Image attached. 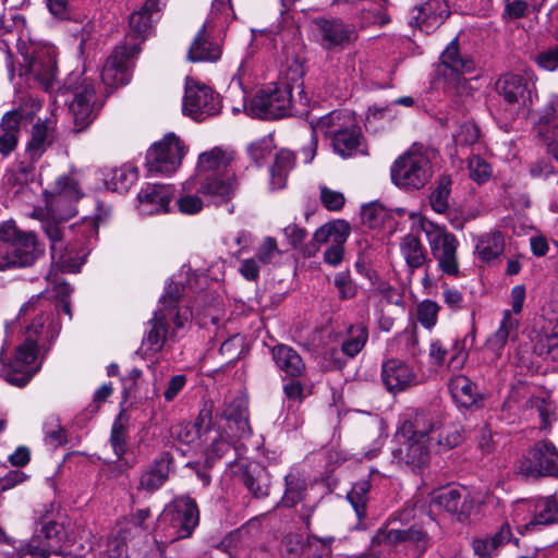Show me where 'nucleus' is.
Instances as JSON below:
<instances>
[{
	"label": "nucleus",
	"instance_id": "1",
	"mask_svg": "<svg viewBox=\"0 0 558 558\" xmlns=\"http://www.w3.org/2000/svg\"><path fill=\"white\" fill-rule=\"evenodd\" d=\"M403 433L407 440L393 450V459L413 471L428 465L432 447L447 451L462 441L460 427L438 411L417 412L412 422L404 424Z\"/></svg>",
	"mask_w": 558,
	"mask_h": 558
},
{
	"label": "nucleus",
	"instance_id": "2",
	"mask_svg": "<svg viewBox=\"0 0 558 558\" xmlns=\"http://www.w3.org/2000/svg\"><path fill=\"white\" fill-rule=\"evenodd\" d=\"M312 129L311 147L303 150L306 162L312 161L316 154L317 138L315 134L317 132L331 138L335 153L342 158L366 154L362 131L352 111L344 109L331 111L315 123L312 122Z\"/></svg>",
	"mask_w": 558,
	"mask_h": 558
},
{
	"label": "nucleus",
	"instance_id": "3",
	"mask_svg": "<svg viewBox=\"0 0 558 558\" xmlns=\"http://www.w3.org/2000/svg\"><path fill=\"white\" fill-rule=\"evenodd\" d=\"M83 239L75 242L65 241L66 230L56 219H45L43 229L50 241L52 263L62 271L76 272L90 252V240L98 234V219L96 217L84 218L80 225Z\"/></svg>",
	"mask_w": 558,
	"mask_h": 558
},
{
	"label": "nucleus",
	"instance_id": "4",
	"mask_svg": "<svg viewBox=\"0 0 558 558\" xmlns=\"http://www.w3.org/2000/svg\"><path fill=\"white\" fill-rule=\"evenodd\" d=\"M199 523V511L194 499L178 496L159 514L156 533L165 543H174L192 536Z\"/></svg>",
	"mask_w": 558,
	"mask_h": 558
},
{
	"label": "nucleus",
	"instance_id": "5",
	"mask_svg": "<svg viewBox=\"0 0 558 558\" xmlns=\"http://www.w3.org/2000/svg\"><path fill=\"white\" fill-rule=\"evenodd\" d=\"M20 317L25 323L29 322L23 344H28L36 352L49 350L51 342L60 332V325L52 318L51 303L40 295L33 296L22 306Z\"/></svg>",
	"mask_w": 558,
	"mask_h": 558
},
{
	"label": "nucleus",
	"instance_id": "6",
	"mask_svg": "<svg viewBox=\"0 0 558 558\" xmlns=\"http://www.w3.org/2000/svg\"><path fill=\"white\" fill-rule=\"evenodd\" d=\"M294 89L298 90L300 102L304 106L308 105L310 99L304 90L303 82L298 78L293 85L281 82L259 90L251 101V114L265 120L289 116L294 101L292 96Z\"/></svg>",
	"mask_w": 558,
	"mask_h": 558
},
{
	"label": "nucleus",
	"instance_id": "7",
	"mask_svg": "<svg viewBox=\"0 0 558 558\" xmlns=\"http://www.w3.org/2000/svg\"><path fill=\"white\" fill-rule=\"evenodd\" d=\"M43 253L34 232L21 231L11 222L0 227V270L31 266Z\"/></svg>",
	"mask_w": 558,
	"mask_h": 558
},
{
	"label": "nucleus",
	"instance_id": "8",
	"mask_svg": "<svg viewBox=\"0 0 558 558\" xmlns=\"http://www.w3.org/2000/svg\"><path fill=\"white\" fill-rule=\"evenodd\" d=\"M418 228L424 233L429 252L439 270L450 277L460 276L458 258L459 241L445 226L425 218H418Z\"/></svg>",
	"mask_w": 558,
	"mask_h": 558
},
{
	"label": "nucleus",
	"instance_id": "9",
	"mask_svg": "<svg viewBox=\"0 0 558 558\" xmlns=\"http://www.w3.org/2000/svg\"><path fill=\"white\" fill-rule=\"evenodd\" d=\"M395 185L404 190H420L433 177L430 159L422 147L413 145L398 157L390 169Z\"/></svg>",
	"mask_w": 558,
	"mask_h": 558
},
{
	"label": "nucleus",
	"instance_id": "10",
	"mask_svg": "<svg viewBox=\"0 0 558 558\" xmlns=\"http://www.w3.org/2000/svg\"><path fill=\"white\" fill-rule=\"evenodd\" d=\"M186 151L179 136L168 133L148 148L146 168L150 173L171 174L180 168Z\"/></svg>",
	"mask_w": 558,
	"mask_h": 558
},
{
	"label": "nucleus",
	"instance_id": "11",
	"mask_svg": "<svg viewBox=\"0 0 558 558\" xmlns=\"http://www.w3.org/2000/svg\"><path fill=\"white\" fill-rule=\"evenodd\" d=\"M64 87L73 93L70 111L73 116L76 131L86 129L96 118L95 87L90 80L81 74H70Z\"/></svg>",
	"mask_w": 558,
	"mask_h": 558
},
{
	"label": "nucleus",
	"instance_id": "12",
	"mask_svg": "<svg viewBox=\"0 0 558 558\" xmlns=\"http://www.w3.org/2000/svg\"><path fill=\"white\" fill-rule=\"evenodd\" d=\"M518 473L526 478L558 476V449L548 440L536 442L519 461Z\"/></svg>",
	"mask_w": 558,
	"mask_h": 558
},
{
	"label": "nucleus",
	"instance_id": "13",
	"mask_svg": "<svg viewBox=\"0 0 558 558\" xmlns=\"http://www.w3.org/2000/svg\"><path fill=\"white\" fill-rule=\"evenodd\" d=\"M37 354L34 348L22 343L16 348L12 361L4 362L0 359V376L12 386H26L39 369L34 364Z\"/></svg>",
	"mask_w": 558,
	"mask_h": 558
},
{
	"label": "nucleus",
	"instance_id": "14",
	"mask_svg": "<svg viewBox=\"0 0 558 558\" xmlns=\"http://www.w3.org/2000/svg\"><path fill=\"white\" fill-rule=\"evenodd\" d=\"M56 52L50 47H40L33 51L29 58H25L21 75L33 78L41 88L49 90L57 80Z\"/></svg>",
	"mask_w": 558,
	"mask_h": 558
},
{
	"label": "nucleus",
	"instance_id": "15",
	"mask_svg": "<svg viewBox=\"0 0 558 558\" xmlns=\"http://www.w3.org/2000/svg\"><path fill=\"white\" fill-rule=\"evenodd\" d=\"M433 502L457 520L464 521L478 509L481 500L478 494L460 486L440 490L434 496Z\"/></svg>",
	"mask_w": 558,
	"mask_h": 558
},
{
	"label": "nucleus",
	"instance_id": "16",
	"mask_svg": "<svg viewBox=\"0 0 558 558\" xmlns=\"http://www.w3.org/2000/svg\"><path fill=\"white\" fill-rule=\"evenodd\" d=\"M51 194L53 198L50 202V208L53 215L52 219L69 220L76 215V208L73 203L77 202L83 192L76 179L70 174H62L54 181Z\"/></svg>",
	"mask_w": 558,
	"mask_h": 558
},
{
	"label": "nucleus",
	"instance_id": "17",
	"mask_svg": "<svg viewBox=\"0 0 558 558\" xmlns=\"http://www.w3.org/2000/svg\"><path fill=\"white\" fill-rule=\"evenodd\" d=\"M523 511L531 513L530 520L523 524L525 531L558 523V500L555 495L518 501L514 508L515 517L519 518Z\"/></svg>",
	"mask_w": 558,
	"mask_h": 558
},
{
	"label": "nucleus",
	"instance_id": "18",
	"mask_svg": "<svg viewBox=\"0 0 558 558\" xmlns=\"http://www.w3.org/2000/svg\"><path fill=\"white\" fill-rule=\"evenodd\" d=\"M220 111V102L206 85L187 83L183 100V112L194 120H204Z\"/></svg>",
	"mask_w": 558,
	"mask_h": 558
},
{
	"label": "nucleus",
	"instance_id": "19",
	"mask_svg": "<svg viewBox=\"0 0 558 558\" xmlns=\"http://www.w3.org/2000/svg\"><path fill=\"white\" fill-rule=\"evenodd\" d=\"M140 52L137 45L132 47L119 46L108 57L102 71L101 81L108 87L126 85L131 80L128 60Z\"/></svg>",
	"mask_w": 558,
	"mask_h": 558
},
{
	"label": "nucleus",
	"instance_id": "20",
	"mask_svg": "<svg viewBox=\"0 0 558 558\" xmlns=\"http://www.w3.org/2000/svg\"><path fill=\"white\" fill-rule=\"evenodd\" d=\"M60 532V526L54 521L44 523L40 532L21 548V555H31L34 558H50L51 555H61Z\"/></svg>",
	"mask_w": 558,
	"mask_h": 558
},
{
	"label": "nucleus",
	"instance_id": "21",
	"mask_svg": "<svg viewBox=\"0 0 558 558\" xmlns=\"http://www.w3.org/2000/svg\"><path fill=\"white\" fill-rule=\"evenodd\" d=\"M174 197V186L170 184H148L137 194L138 209L143 215L169 213Z\"/></svg>",
	"mask_w": 558,
	"mask_h": 558
},
{
	"label": "nucleus",
	"instance_id": "22",
	"mask_svg": "<svg viewBox=\"0 0 558 558\" xmlns=\"http://www.w3.org/2000/svg\"><path fill=\"white\" fill-rule=\"evenodd\" d=\"M381 380L390 392H399L417 385V374L414 369L399 360H389L383 364Z\"/></svg>",
	"mask_w": 558,
	"mask_h": 558
},
{
	"label": "nucleus",
	"instance_id": "23",
	"mask_svg": "<svg viewBox=\"0 0 558 558\" xmlns=\"http://www.w3.org/2000/svg\"><path fill=\"white\" fill-rule=\"evenodd\" d=\"M448 16L449 9L445 0H422L413 9L412 20L421 31L429 33L439 27Z\"/></svg>",
	"mask_w": 558,
	"mask_h": 558
},
{
	"label": "nucleus",
	"instance_id": "24",
	"mask_svg": "<svg viewBox=\"0 0 558 558\" xmlns=\"http://www.w3.org/2000/svg\"><path fill=\"white\" fill-rule=\"evenodd\" d=\"M474 69V60L460 52L458 39L454 38L442 51L437 72L445 77H454L465 73H471Z\"/></svg>",
	"mask_w": 558,
	"mask_h": 558
},
{
	"label": "nucleus",
	"instance_id": "25",
	"mask_svg": "<svg viewBox=\"0 0 558 558\" xmlns=\"http://www.w3.org/2000/svg\"><path fill=\"white\" fill-rule=\"evenodd\" d=\"M314 23L320 35V45L327 50L349 43L353 34V28L340 19H317Z\"/></svg>",
	"mask_w": 558,
	"mask_h": 558
},
{
	"label": "nucleus",
	"instance_id": "26",
	"mask_svg": "<svg viewBox=\"0 0 558 558\" xmlns=\"http://www.w3.org/2000/svg\"><path fill=\"white\" fill-rule=\"evenodd\" d=\"M173 322L163 310H157L151 319L147 323V331L143 339V345L151 352H158L162 349L168 338L175 336V327L173 330L169 329V322Z\"/></svg>",
	"mask_w": 558,
	"mask_h": 558
},
{
	"label": "nucleus",
	"instance_id": "27",
	"mask_svg": "<svg viewBox=\"0 0 558 558\" xmlns=\"http://www.w3.org/2000/svg\"><path fill=\"white\" fill-rule=\"evenodd\" d=\"M166 0H146L138 11L130 16V28L136 37L145 38L161 16Z\"/></svg>",
	"mask_w": 558,
	"mask_h": 558
},
{
	"label": "nucleus",
	"instance_id": "28",
	"mask_svg": "<svg viewBox=\"0 0 558 558\" xmlns=\"http://www.w3.org/2000/svg\"><path fill=\"white\" fill-rule=\"evenodd\" d=\"M399 250L410 275L416 269L428 268L432 264V258L421 239L413 233H408L400 239Z\"/></svg>",
	"mask_w": 558,
	"mask_h": 558
},
{
	"label": "nucleus",
	"instance_id": "29",
	"mask_svg": "<svg viewBox=\"0 0 558 558\" xmlns=\"http://www.w3.org/2000/svg\"><path fill=\"white\" fill-rule=\"evenodd\" d=\"M209 22H205L198 31L187 52L191 62H215L221 57V47L210 38Z\"/></svg>",
	"mask_w": 558,
	"mask_h": 558
},
{
	"label": "nucleus",
	"instance_id": "30",
	"mask_svg": "<svg viewBox=\"0 0 558 558\" xmlns=\"http://www.w3.org/2000/svg\"><path fill=\"white\" fill-rule=\"evenodd\" d=\"M208 195L217 204L228 203L238 191V182L233 175H206L198 190Z\"/></svg>",
	"mask_w": 558,
	"mask_h": 558
},
{
	"label": "nucleus",
	"instance_id": "31",
	"mask_svg": "<svg viewBox=\"0 0 558 558\" xmlns=\"http://www.w3.org/2000/svg\"><path fill=\"white\" fill-rule=\"evenodd\" d=\"M496 89L509 105L526 106L531 98L525 78L517 74L501 76L496 83Z\"/></svg>",
	"mask_w": 558,
	"mask_h": 558
},
{
	"label": "nucleus",
	"instance_id": "32",
	"mask_svg": "<svg viewBox=\"0 0 558 558\" xmlns=\"http://www.w3.org/2000/svg\"><path fill=\"white\" fill-rule=\"evenodd\" d=\"M349 234L350 226L343 220L326 223L315 231L313 241L307 246L306 252L308 255H312L318 251L322 244L331 246L336 243H345Z\"/></svg>",
	"mask_w": 558,
	"mask_h": 558
},
{
	"label": "nucleus",
	"instance_id": "33",
	"mask_svg": "<svg viewBox=\"0 0 558 558\" xmlns=\"http://www.w3.org/2000/svg\"><path fill=\"white\" fill-rule=\"evenodd\" d=\"M512 538L510 524L505 522L495 534L474 538L472 548L480 558H493L498 549Z\"/></svg>",
	"mask_w": 558,
	"mask_h": 558
},
{
	"label": "nucleus",
	"instance_id": "34",
	"mask_svg": "<svg viewBox=\"0 0 558 558\" xmlns=\"http://www.w3.org/2000/svg\"><path fill=\"white\" fill-rule=\"evenodd\" d=\"M276 366L289 377H300L305 372V363L296 350L287 344H277L271 349Z\"/></svg>",
	"mask_w": 558,
	"mask_h": 558
},
{
	"label": "nucleus",
	"instance_id": "35",
	"mask_svg": "<svg viewBox=\"0 0 558 558\" xmlns=\"http://www.w3.org/2000/svg\"><path fill=\"white\" fill-rule=\"evenodd\" d=\"M233 160V151L214 147L198 156L197 171L204 175H220Z\"/></svg>",
	"mask_w": 558,
	"mask_h": 558
},
{
	"label": "nucleus",
	"instance_id": "36",
	"mask_svg": "<svg viewBox=\"0 0 558 558\" xmlns=\"http://www.w3.org/2000/svg\"><path fill=\"white\" fill-rule=\"evenodd\" d=\"M171 458L163 454L154 461L140 478V489L154 493L159 489L169 477Z\"/></svg>",
	"mask_w": 558,
	"mask_h": 558
},
{
	"label": "nucleus",
	"instance_id": "37",
	"mask_svg": "<svg viewBox=\"0 0 558 558\" xmlns=\"http://www.w3.org/2000/svg\"><path fill=\"white\" fill-rule=\"evenodd\" d=\"M449 391L457 404L470 408L480 399L476 385L464 375H456L450 378Z\"/></svg>",
	"mask_w": 558,
	"mask_h": 558
},
{
	"label": "nucleus",
	"instance_id": "38",
	"mask_svg": "<svg viewBox=\"0 0 558 558\" xmlns=\"http://www.w3.org/2000/svg\"><path fill=\"white\" fill-rule=\"evenodd\" d=\"M295 165V156L291 150L281 149L270 168L269 185L271 191L282 190L287 185L288 175Z\"/></svg>",
	"mask_w": 558,
	"mask_h": 558
},
{
	"label": "nucleus",
	"instance_id": "39",
	"mask_svg": "<svg viewBox=\"0 0 558 558\" xmlns=\"http://www.w3.org/2000/svg\"><path fill=\"white\" fill-rule=\"evenodd\" d=\"M518 327V319L512 317L510 311H505L499 328L486 340L487 349L499 356L507 341L517 337Z\"/></svg>",
	"mask_w": 558,
	"mask_h": 558
},
{
	"label": "nucleus",
	"instance_id": "40",
	"mask_svg": "<svg viewBox=\"0 0 558 558\" xmlns=\"http://www.w3.org/2000/svg\"><path fill=\"white\" fill-rule=\"evenodd\" d=\"M379 541H386L389 544L397 543H409L416 546L420 551H423L427 547L428 537L426 533H424L420 529H409V530H388L387 532L379 533L377 535Z\"/></svg>",
	"mask_w": 558,
	"mask_h": 558
},
{
	"label": "nucleus",
	"instance_id": "41",
	"mask_svg": "<svg viewBox=\"0 0 558 558\" xmlns=\"http://www.w3.org/2000/svg\"><path fill=\"white\" fill-rule=\"evenodd\" d=\"M52 142V129L46 122H37L32 129V138L26 149L27 155L33 161H37Z\"/></svg>",
	"mask_w": 558,
	"mask_h": 558
},
{
	"label": "nucleus",
	"instance_id": "42",
	"mask_svg": "<svg viewBox=\"0 0 558 558\" xmlns=\"http://www.w3.org/2000/svg\"><path fill=\"white\" fill-rule=\"evenodd\" d=\"M368 340L367 327L363 324L348 327L341 343V353L349 359L355 357Z\"/></svg>",
	"mask_w": 558,
	"mask_h": 558
},
{
	"label": "nucleus",
	"instance_id": "43",
	"mask_svg": "<svg viewBox=\"0 0 558 558\" xmlns=\"http://www.w3.org/2000/svg\"><path fill=\"white\" fill-rule=\"evenodd\" d=\"M505 250V238L499 231L482 234L475 245V253L484 262L497 258Z\"/></svg>",
	"mask_w": 558,
	"mask_h": 558
},
{
	"label": "nucleus",
	"instance_id": "44",
	"mask_svg": "<svg viewBox=\"0 0 558 558\" xmlns=\"http://www.w3.org/2000/svg\"><path fill=\"white\" fill-rule=\"evenodd\" d=\"M284 482L286 489L280 504L282 507L292 508L304 500L307 489L306 478L299 472H290L284 476Z\"/></svg>",
	"mask_w": 558,
	"mask_h": 558
},
{
	"label": "nucleus",
	"instance_id": "45",
	"mask_svg": "<svg viewBox=\"0 0 558 558\" xmlns=\"http://www.w3.org/2000/svg\"><path fill=\"white\" fill-rule=\"evenodd\" d=\"M182 291L183 288L180 284L170 283L160 299V307L158 308L163 310L170 317H173L175 328H182L187 320V316L180 314L178 310V303L181 299Z\"/></svg>",
	"mask_w": 558,
	"mask_h": 558
},
{
	"label": "nucleus",
	"instance_id": "46",
	"mask_svg": "<svg viewBox=\"0 0 558 558\" xmlns=\"http://www.w3.org/2000/svg\"><path fill=\"white\" fill-rule=\"evenodd\" d=\"M222 416L228 421V428L233 432L234 437L246 438L251 435L247 412L240 404H229Z\"/></svg>",
	"mask_w": 558,
	"mask_h": 558
},
{
	"label": "nucleus",
	"instance_id": "47",
	"mask_svg": "<svg viewBox=\"0 0 558 558\" xmlns=\"http://www.w3.org/2000/svg\"><path fill=\"white\" fill-rule=\"evenodd\" d=\"M137 179V170L129 165L110 170L105 175V183L108 190L113 192H126Z\"/></svg>",
	"mask_w": 558,
	"mask_h": 558
},
{
	"label": "nucleus",
	"instance_id": "48",
	"mask_svg": "<svg viewBox=\"0 0 558 558\" xmlns=\"http://www.w3.org/2000/svg\"><path fill=\"white\" fill-rule=\"evenodd\" d=\"M242 481L254 497L262 498L268 495V481L263 469L258 466L246 469L242 473Z\"/></svg>",
	"mask_w": 558,
	"mask_h": 558
},
{
	"label": "nucleus",
	"instance_id": "49",
	"mask_svg": "<svg viewBox=\"0 0 558 558\" xmlns=\"http://www.w3.org/2000/svg\"><path fill=\"white\" fill-rule=\"evenodd\" d=\"M369 488L371 484L368 481H360L353 485L347 496L360 519L365 517Z\"/></svg>",
	"mask_w": 558,
	"mask_h": 558
},
{
	"label": "nucleus",
	"instance_id": "50",
	"mask_svg": "<svg viewBox=\"0 0 558 558\" xmlns=\"http://www.w3.org/2000/svg\"><path fill=\"white\" fill-rule=\"evenodd\" d=\"M447 93L457 105H464L472 97V89L463 75L446 77Z\"/></svg>",
	"mask_w": 558,
	"mask_h": 558
},
{
	"label": "nucleus",
	"instance_id": "51",
	"mask_svg": "<svg viewBox=\"0 0 558 558\" xmlns=\"http://www.w3.org/2000/svg\"><path fill=\"white\" fill-rule=\"evenodd\" d=\"M450 180L442 178L430 193L429 204L437 214H444L449 208Z\"/></svg>",
	"mask_w": 558,
	"mask_h": 558
},
{
	"label": "nucleus",
	"instance_id": "52",
	"mask_svg": "<svg viewBox=\"0 0 558 558\" xmlns=\"http://www.w3.org/2000/svg\"><path fill=\"white\" fill-rule=\"evenodd\" d=\"M469 175L478 184L487 182L493 175L492 166L480 156L469 158Z\"/></svg>",
	"mask_w": 558,
	"mask_h": 558
},
{
	"label": "nucleus",
	"instance_id": "53",
	"mask_svg": "<svg viewBox=\"0 0 558 558\" xmlns=\"http://www.w3.org/2000/svg\"><path fill=\"white\" fill-rule=\"evenodd\" d=\"M126 426L121 421V415L113 422L111 427L110 444L113 452L121 459L128 449Z\"/></svg>",
	"mask_w": 558,
	"mask_h": 558
},
{
	"label": "nucleus",
	"instance_id": "54",
	"mask_svg": "<svg viewBox=\"0 0 558 558\" xmlns=\"http://www.w3.org/2000/svg\"><path fill=\"white\" fill-rule=\"evenodd\" d=\"M471 339V343H473L475 336L474 330H472L470 333L465 336L463 340H456L452 344V354L448 362V367L453 371H459L462 368L464 363L468 360V353L465 351V345L468 342V339Z\"/></svg>",
	"mask_w": 558,
	"mask_h": 558
},
{
	"label": "nucleus",
	"instance_id": "55",
	"mask_svg": "<svg viewBox=\"0 0 558 558\" xmlns=\"http://www.w3.org/2000/svg\"><path fill=\"white\" fill-rule=\"evenodd\" d=\"M439 306L436 302L426 300L417 306V320L426 328H432L437 323Z\"/></svg>",
	"mask_w": 558,
	"mask_h": 558
},
{
	"label": "nucleus",
	"instance_id": "56",
	"mask_svg": "<svg viewBox=\"0 0 558 558\" xmlns=\"http://www.w3.org/2000/svg\"><path fill=\"white\" fill-rule=\"evenodd\" d=\"M232 12L230 0H214L211 3V11L209 14V19L206 22H209L208 28H214L217 24V21L222 19V24L229 21V16Z\"/></svg>",
	"mask_w": 558,
	"mask_h": 558
},
{
	"label": "nucleus",
	"instance_id": "57",
	"mask_svg": "<svg viewBox=\"0 0 558 558\" xmlns=\"http://www.w3.org/2000/svg\"><path fill=\"white\" fill-rule=\"evenodd\" d=\"M272 148V138L270 136H265L250 144L247 153L255 162H259L270 155Z\"/></svg>",
	"mask_w": 558,
	"mask_h": 558
},
{
	"label": "nucleus",
	"instance_id": "58",
	"mask_svg": "<svg viewBox=\"0 0 558 558\" xmlns=\"http://www.w3.org/2000/svg\"><path fill=\"white\" fill-rule=\"evenodd\" d=\"M320 201L328 210H340L344 205V196L338 191L320 186Z\"/></svg>",
	"mask_w": 558,
	"mask_h": 558
},
{
	"label": "nucleus",
	"instance_id": "59",
	"mask_svg": "<svg viewBox=\"0 0 558 558\" xmlns=\"http://www.w3.org/2000/svg\"><path fill=\"white\" fill-rule=\"evenodd\" d=\"M231 450V442L218 435L213 438L210 446L207 449V463L214 462L216 459L222 458Z\"/></svg>",
	"mask_w": 558,
	"mask_h": 558
},
{
	"label": "nucleus",
	"instance_id": "60",
	"mask_svg": "<svg viewBox=\"0 0 558 558\" xmlns=\"http://www.w3.org/2000/svg\"><path fill=\"white\" fill-rule=\"evenodd\" d=\"M171 435L177 440L190 445L197 439L199 430L194 425L182 423L177 424L171 428Z\"/></svg>",
	"mask_w": 558,
	"mask_h": 558
},
{
	"label": "nucleus",
	"instance_id": "61",
	"mask_svg": "<svg viewBox=\"0 0 558 558\" xmlns=\"http://www.w3.org/2000/svg\"><path fill=\"white\" fill-rule=\"evenodd\" d=\"M45 435L46 441L53 447H58L66 442V433L57 421L45 424Z\"/></svg>",
	"mask_w": 558,
	"mask_h": 558
},
{
	"label": "nucleus",
	"instance_id": "62",
	"mask_svg": "<svg viewBox=\"0 0 558 558\" xmlns=\"http://www.w3.org/2000/svg\"><path fill=\"white\" fill-rule=\"evenodd\" d=\"M278 254H279V248L277 245V241L271 236H267L264 239V241L257 248L256 257H257L258 262H260L263 264H268Z\"/></svg>",
	"mask_w": 558,
	"mask_h": 558
},
{
	"label": "nucleus",
	"instance_id": "63",
	"mask_svg": "<svg viewBox=\"0 0 558 558\" xmlns=\"http://www.w3.org/2000/svg\"><path fill=\"white\" fill-rule=\"evenodd\" d=\"M535 61L539 68L550 72L555 71L558 68V45L539 52L535 57Z\"/></svg>",
	"mask_w": 558,
	"mask_h": 558
},
{
	"label": "nucleus",
	"instance_id": "64",
	"mask_svg": "<svg viewBox=\"0 0 558 558\" xmlns=\"http://www.w3.org/2000/svg\"><path fill=\"white\" fill-rule=\"evenodd\" d=\"M186 380V376L182 374L172 376L167 383L166 390L163 391L165 401H173L185 387Z\"/></svg>",
	"mask_w": 558,
	"mask_h": 558
}]
</instances>
